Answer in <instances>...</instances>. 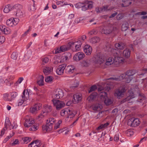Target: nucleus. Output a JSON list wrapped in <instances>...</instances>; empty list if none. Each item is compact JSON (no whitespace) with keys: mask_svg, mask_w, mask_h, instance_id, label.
Masks as SVG:
<instances>
[{"mask_svg":"<svg viewBox=\"0 0 147 147\" xmlns=\"http://www.w3.org/2000/svg\"><path fill=\"white\" fill-rule=\"evenodd\" d=\"M109 51H111L112 54L114 57V59L112 57H109L106 59L105 65H111V67H117L119 64L124 62V59L120 57L122 54V52L114 48H109Z\"/></svg>","mask_w":147,"mask_h":147,"instance_id":"obj_1","label":"nucleus"},{"mask_svg":"<svg viewBox=\"0 0 147 147\" xmlns=\"http://www.w3.org/2000/svg\"><path fill=\"white\" fill-rule=\"evenodd\" d=\"M136 73V71L134 70H129L127 71L125 73L121 75L118 78H111L107 79V82H113V80H122L123 82L126 83H129L132 79V77Z\"/></svg>","mask_w":147,"mask_h":147,"instance_id":"obj_2","label":"nucleus"},{"mask_svg":"<svg viewBox=\"0 0 147 147\" xmlns=\"http://www.w3.org/2000/svg\"><path fill=\"white\" fill-rule=\"evenodd\" d=\"M86 39V36L83 35L80 36L78 38V40L76 41L75 48L73 50L75 51H78L80 50L81 46L83 42H84Z\"/></svg>","mask_w":147,"mask_h":147,"instance_id":"obj_3","label":"nucleus"},{"mask_svg":"<svg viewBox=\"0 0 147 147\" xmlns=\"http://www.w3.org/2000/svg\"><path fill=\"white\" fill-rule=\"evenodd\" d=\"M71 56V54L70 53H66L64 54L60 58L59 57H57L56 61L54 62L55 64H57L59 63H62L65 62L67 59H69Z\"/></svg>","mask_w":147,"mask_h":147,"instance_id":"obj_4","label":"nucleus"},{"mask_svg":"<svg viewBox=\"0 0 147 147\" xmlns=\"http://www.w3.org/2000/svg\"><path fill=\"white\" fill-rule=\"evenodd\" d=\"M95 59L94 62L96 64L99 65L100 66L103 65L106 59L105 57L103 55H101L100 53H98L94 56Z\"/></svg>","mask_w":147,"mask_h":147,"instance_id":"obj_5","label":"nucleus"},{"mask_svg":"<svg viewBox=\"0 0 147 147\" xmlns=\"http://www.w3.org/2000/svg\"><path fill=\"white\" fill-rule=\"evenodd\" d=\"M125 92V88L121 86L115 90L114 94L117 98L120 99L123 97Z\"/></svg>","mask_w":147,"mask_h":147,"instance_id":"obj_6","label":"nucleus"},{"mask_svg":"<svg viewBox=\"0 0 147 147\" xmlns=\"http://www.w3.org/2000/svg\"><path fill=\"white\" fill-rule=\"evenodd\" d=\"M53 99L52 100L54 105L56 109L59 110L63 107L65 105V103L63 101L59 100H56Z\"/></svg>","mask_w":147,"mask_h":147,"instance_id":"obj_7","label":"nucleus"},{"mask_svg":"<svg viewBox=\"0 0 147 147\" xmlns=\"http://www.w3.org/2000/svg\"><path fill=\"white\" fill-rule=\"evenodd\" d=\"M140 123V120L139 119L131 118L128 121L127 124L131 127H135L139 125Z\"/></svg>","mask_w":147,"mask_h":147,"instance_id":"obj_8","label":"nucleus"},{"mask_svg":"<svg viewBox=\"0 0 147 147\" xmlns=\"http://www.w3.org/2000/svg\"><path fill=\"white\" fill-rule=\"evenodd\" d=\"M64 96V93L60 89H57L53 96V99H58L62 98Z\"/></svg>","mask_w":147,"mask_h":147,"instance_id":"obj_9","label":"nucleus"},{"mask_svg":"<svg viewBox=\"0 0 147 147\" xmlns=\"http://www.w3.org/2000/svg\"><path fill=\"white\" fill-rule=\"evenodd\" d=\"M19 22V19L17 18H10L6 21L7 25L10 27L13 26L17 24Z\"/></svg>","mask_w":147,"mask_h":147,"instance_id":"obj_10","label":"nucleus"},{"mask_svg":"<svg viewBox=\"0 0 147 147\" xmlns=\"http://www.w3.org/2000/svg\"><path fill=\"white\" fill-rule=\"evenodd\" d=\"M92 7L93 4L92 1H86L83 3L82 10L85 11L92 8Z\"/></svg>","mask_w":147,"mask_h":147,"instance_id":"obj_11","label":"nucleus"},{"mask_svg":"<svg viewBox=\"0 0 147 147\" xmlns=\"http://www.w3.org/2000/svg\"><path fill=\"white\" fill-rule=\"evenodd\" d=\"M35 123L34 119L31 117H29L26 118L24 125L25 127H29L31 126Z\"/></svg>","mask_w":147,"mask_h":147,"instance_id":"obj_12","label":"nucleus"},{"mask_svg":"<svg viewBox=\"0 0 147 147\" xmlns=\"http://www.w3.org/2000/svg\"><path fill=\"white\" fill-rule=\"evenodd\" d=\"M85 56V54L82 52H78L76 53L73 57V59L76 61H78L83 59Z\"/></svg>","mask_w":147,"mask_h":147,"instance_id":"obj_13","label":"nucleus"},{"mask_svg":"<svg viewBox=\"0 0 147 147\" xmlns=\"http://www.w3.org/2000/svg\"><path fill=\"white\" fill-rule=\"evenodd\" d=\"M41 104L37 103L35 104L34 106L30 109V112L33 113H36L41 108Z\"/></svg>","mask_w":147,"mask_h":147,"instance_id":"obj_14","label":"nucleus"},{"mask_svg":"<svg viewBox=\"0 0 147 147\" xmlns=\"http://www.w3.org/2000/svg\"><path fill=\"white\" fill-rule=\"evenodd\" d=\"M101 32L102 33L105 34H109L111 33L113 29L114 30V28L112 27H104L103 28H100Z\"/></svg>","mask_w":147,"mask_h":147,"instance_id":"obj_15","label":"nucleus"},{"mask_svg":"<svg viewBox=\"0 0 147 147\" xmlns=\"http://www.w3.org/2000/svg\"><path fill=\"white\" fill-rule=\"evenodd\" d=\"M82 99V97L81 94H76L73 95L72 102L74 104H77L80 102Z\"/></svg>","mask_w":147,"mask_h":147,"instance_id":"obj_16","label":"nucleus"},{"mask_svg":"<svg viewBox=\"0 0 147 147\" xmlns=\"http://www.w3.org/2000/svg\"><path fill=\"white\" fill-rule=\"evenodd\" d=\"M84 51L86 55H89L92 53V49L90 45H86L84 47Z\"/></svg>","mask_w":147,"mask_h":147,"instance_id":"obj_17","label":"nucleus"},{"mask_svg":"<svg viewBox=\"0 0 147 147\" xmlns=\"http://www.w3.org/2000/svg\"><path fill=\"white\" fill-rule=\"evenodd\" d=\"M66 64L64 63L59 66L56 70V72L59 75L62 74L64 72V70L66 66Z\"/></svg>","mask_w":147,"mask_h":147,"instance_id":"obj_18","label":"nucleus"},{"mask_svg":"<svg viewBox=\"0 0 147 147\" xmlns=\"http://www.w3.org/2000/svg\"><path fill=\"white\" fill-rule=\"evenodd\" d=\"M69 48L68 47L67 45L61 46L59 48H57L55 51L56 53H61L69 50Z\"/></svg>","mask_w":147,"mask_h":147,"instance_id":"obj_19","label":"nucleus"},{"mask_svg":"<svg viewBox=\"0 0 147 147\" xmlns=\"http://www.w3.org/2000/svg\"><path fill=\"white\" fill-rule=\"evenodd\" d=\"M0 29L1 32L5 34H8L11 32L10 29L8 28L4 25H0Z\"/></svg>","mask_w":147,"mask_h":147,"instance_id":"obj_20","label":"nucleus"},{"mask_svg":"<svg viewBox=\"0 0 147 147\" xmlns=\"http://www.w3.org/2000/svg\"><path fill=\"white\" fill-rule=\"evenodd\" d=\"M118 50L122 52V55L121 56H120V57H122V56H123L125 57L126 58H128L130 57V50L128 48L126 49L125 50H124L123 52L122 51H121L118 50Z\"/></svg>","mask_w":147,"mask_h":147,"instance_id":"obj_21","label":"nucleus"},{"mask_svg":"<svg viewBox=\"0 0 147 147\" xmlns=\"http://www.w3.org/2000/svg\"><path fill=\"white\" fill-rule=\"evenodd\" d=\"M5 125L6 129L11 130L14 128V126L11 124L8 118L6 119Z\"/></svg>","mask_w":147,"mask_h":147,"instance_id":"obj_22","label":"nucleus"},{"mask_svg":"<svg viewBox=\"0 0 147 147\" xmlns=\"http://www.w3.org/2000/svg\"><path fill=\"white\" fill-rule=\"evenodd\" d=\"M22 6L20 4H17L12 7V8L15 9L16 10L17 13L16 15L17 16L21 15L22 12L21 10L22 9Z\"/></svg>","mask_w":147,"mask_h":147,"instance_id":"obj_23","label":"nucleus"},{"mask_svg":"<svg viewBox=\"0 0 147 147\" xmlns=\"http://www.w3.org/2000/svg\"><path fill=\"white\" fill-rule=\"evenodd\" d=\"M53 125L47 124L46 123V125L45 126H42V128L44 130H45L46 132H49L52 131L53 130Z\"/></svg>","mask_w":147,"mask_h":147,"instance_id":"obj_24","label":"nucleus"},{"mask_svg":"<svg viewBox=\"0 0 147 147\" xmlns=\"http://www.w3.org/2000/svg\"><path fill=\"white\" fill-rule=\"evenodd\" d=\"M75 67L74 66L69 65L65 69L66 73L69 74H71L74 72Z\"/></svg>","mask_w":147,"mask_h":147,"instance_id":"obj_25","label":"nucleus"},{"mask_svg":"<svg viewBox=\"0 0 147 147\" xmlns=\"http://www.w3.org/2000/svg\"><path fill=\"white\" fill-rule=\"evenodd\" d=\"M22 98L26 102L29 100V95L27 90H24L22 96Z\"/></svg>","mask_w":147,"mask_h":147,"instance_id":"obj_26","label":"nucleus"},{"mask_svg":"<svg viewBox=\"0 0 147 147\" xmlns=\"http://www.w3.org/2000/svg\"><path fill=\"white\" fill-rule=\"evenodd\" d=\"M100 39L99 37H95L90 38L89 41L92 44H95L99 42Z\"/></svg>","mask_w":147,"mask_h":147,"instance_id":"obj_27","label":"nucleus"},{"mask_svg":"<svg viewBox=\"0 0 147 147\" xmlns=\"http://www.w3.org/2000/svg\"><path fill=\"white\" fill-rule=\"evenodd\" d=\"M75 42H74L71 40L70 41L68 42V44H67V45L68 47L69 48H68L69 50L70 49H72V50L74 51H74L73 50L75 48Z\"/></svg>","mask_w":147,"mask_h":147,"instance_id":"obj_28","label":"nucleus"},{"mask_svg":"<svg viewBox=\"0 0 147 147\" xmlns=\"http://www.w3.org/2000/svg\"><path fill=\"white\" fill-rule=\"evenodd\" d=\"M109 125V123H107L104 124H101L96 128V130L99 131L100 130L104 129L105 128L107 127Z\"/></svg>","mask_w":147,"mask_h":147,"instance_id":"obj_29","label":"nucleus"},{"mask_svg":"<svg viewBox=\"0 0 147 147\" xmlns=\"http://www.w3.org/2000/svg\"><path fill=\"white\" fill-rule=\"evenodd\" d=\"M97 95V93L96 92H94L88 97V99L90 101L94 100L96 99Z\"/></svg>","mask_w":147,"mask_h":147,"instance_id":"obj_30","label":"nucleus"},{"mask_svg":"<svg viewBox=\"0 0 147 147\" xmlns=\"http://www.w3.org/2000/svg\"><path fill=\"white\" fill-rule=\"evenodd\" d=\"M116 48L117 49V50L123 49L125 48L124 44L123 43H117L115 45Z\"/></svg>","mask_w":147,"mask_h":147,"instance_id":"obj_31","label":"nucleus"},{"mask_svg":"<svg viewBox=\"0 0 147 147\" xmlns=\"http://www.w3.org/2000/svg\"><path fill=\"white\" fill-rule=\"evenodd\" d=\"M40 145L36 140L31 142L28 145V147H39Z\"/></svg>","mask_w":147,"mask_h":147,"instance_id":"obj_32","label":"nucleus"},{"mask_svg":"<svg viewBox=\"0 0 147 147\" xmlns=\"http://www.w3.org/2000/svg\"><path fill=\"white\" fill-rule=\"evenodd\" d=\"M53 69V68L52 67H46L43 70V72L45 74L47 75L51 72Z\"/></svg>","mask_w":147,"mask_h":147,"instance_id":"obj_33","label":"nucleus"},{"mask_svg":"<svg viewBox=\"0 0 147 147\" xmlns=\"http://www.w3.org/2000/svg\"><path fill=\"white\" fill-rule=\"evenodd\" d=\"M56 121V120L53 117H50L47 119L46 123L53 126Z\"/></svg>","mask_w":147,"mask_h":147,"instance_id":"obj_34","label":"nucleus"},{"mask_svg":"<svg viewBox=\"0 0 147 147\" xmlns=\"http://www.w3.org/2000/svg\"><path fill=\"white\" fill-rule=\"evenodd\" d=\"M69 109H65L62 110L60 112L61 115L63 117L66 116L67 117L68 114Z\"/></svg>","mask_w":147,"mask_h":147,"instance_id":"obj_35","label":"nucleus"},{"mask_svg":"<svg viewBox=\"0 0 147 147\" xmlns=\"http://www.w3.org/2000/svg\"><path fill=\"white\" fill-rule=\"evenodd\" d=\"M68 114L67 117L70 118H72L76 114L75 112H74L72 109H69V111H68Z\"/></svg>","mask_w":147,"mask_h":147,"instance_id":"obj_36","label":"nucleus"},{"mask_svg":"<svg viewBox=\"0 0 147 147\" xmlns=\"http://www.w3.org/2000/svg\"><path fill=\"white\" fill-rule=\"evenodd\" d=\"M107 94L105 92H102L99 93L98 95V96L102 100H104L105 98V99L107 98Z\"/></svg>","mask_w":147,"mask_h":147,"instance_id":"obj_37","label":"nucleus"},{"mask_svg":"<svg viewBox=\"0 0 147 147\" xmlns=\"http://www.w3.org/2000/svg\"><path fill=\"white\" fill-rule=\"evenodd\" d=\"M12 8L10 4L6 5L3 9V12L5 13H8L11 11Z\"/></svg>","mask_w":147,"mask_h":147,"instance_id":"obj_38","label":"nucleus"},{"mask_svg":"<svg viewBox=\"0 0 147 147\" xmlns=\"http://www.w3.org/2000/svg\"><path fill=\"white\" fill-rule=\"evenodd\" d=\"M93 109L95 111H100L102 108V106L99 104H96L92 106Z\"/></svg>","mask_w":147,"mask_h":147,"instance_id":"obj_39","label":"nucleus"},{"mask_svg":"<svg viewBox=\"0 0 147 147\" xmlns=\"http://www.w3.org/2000/svg\"><path fill=\"white\" fill-rule=\"evenodd\" d=\"M44 77L42 75H40L39 77V80L37 82V83L39 86H42L44 85Z\"/></svg>","mask_w":147,"mask_h":147,"instance_id":"obj_40","label":"nucleus"},{"mask_svg":"<svg viewBox=\"0 0 147 147\" xmlns=\"http://www.w3.org/2000/svg\"><path fill=\"white\" fill-rule=\"evenodd\" d=\"M129 24L128 23L126 22L123 23L122 26V30L123 31H125L128 28Z\"/></svg>","mask_w":147,"mask_h":147,"instance_id":"obj_41","label":"nucleus"},{"mask_svg":"<svg viewBox=\"0 0 147 147\" xmlns=\"http://www.w3.org/2000/svg\"><path fill=\"white\" fill-rule=\"evenodd\" d=\"M3 99L6 101H11L10 97L9 96V94L7 93H6L3 94Z\"/></svg>","mask_w":147,"mask_h":147,"instance_id":"obj_42","label":"nucleus"},{"mask_svg":"<svg viewBox=\"0 0 147 147\" xmlns=\"http://www.w3.org/2000/svg\"><path fill=\"white\" fill-rule=\"evenodd\" d=\"M113 100L107 97L105 98L104 100V103L106 105H110L113 103Z\"/></svg>","mask_w":147,"mask_h":147,"instance_id":"obj_43","label":"nucleus"},{"mask_svg":"<svg viewBox=\"0 0 147 147\" xmlns=\"http://www.w3.org/2000/svg\"><path fill=\"white\" fill-rule=\"evenodd\" d=\"M39 125L38 124H35L32 126L29 129L30 131H35L37 130L39 128Z\"/></svg>","mask_w":147,"mask_h":147,"instance_id":"obj_44","label":"nucleus"},{"mask_svg":"<svg viewBox=\"0 0 147 147\" xmlns=\"http://www.w3.org/2000/svg\"><path fill=\"white\" fill-rule=\"evenodd\" d=\"M44 108L45 109V111L47 114V113L50 112L51 110V107L50 106L45 105L44 106Z\"/></svg>","mask_w":147,"mask_h":147,"instance_id":"obj_45","label":"nucleus"},{"mask_svg":"<svg viewBox=\"0 0 147 147\" xmlns=\"http://www.w3.org/2000/svg\"><path fill=\"white\" fill-rule=\"evenodd\" d=\"M56 4L57 5H60L61 6L68 5L67 2H65L63 0L57 1L56 2Z\"/></svg>","mask_w":147,"mask_h":147,"instance_id":"obj_46","label":"nucleus"},{"mask_svg":"<svg viewBox=\"0 0 147 147\" xmlns=\"http://www.w3.org/2000/svg\"><path fill=\"white\" fill-rule=\"evenodd\" d=\"M31 139V138L30 137H25L22 139L23 143L25 144H27L30 141Z\"/></svg>","mask_w":147,"mask_h":147,"instance_id":"obj_47","label":"nucleus"},{"mask_svg":"<svg viewBox=\"0 0 147 147\" xmlns=\"http://www.w3.org/2000/svg\"><path fill=\"white\" fill-rule=\"evenodd\" d=\"M17 93L16 92H12L11 93L10 99H11V101L13 100L17 96Z\"/></svg>","mask_w":147,"mask_h":147,"instance_id":"obj_48","label":"nucleus"},{"mask_svg":"<svg viewBox=\"0 0 147 147\" xmlns=\"http://www.w3.org/2000/svg\"><path fill=\"white\" fill-rule=\"evenodd\" d=\"M14 134V132L12 131V133L10 134V136H8L7 137H6L3 140V142L4 143H5L6 142H7L8 140L10 139L12 137Z\"/></svg>","mask_w":147,"mask_h":147,"instance_id":"obj_49","label":"nucleus"},{"mask_svg":"<svg viewBox=\"0 0 147 147\" xmlns=\"http://www.w3.org/2000/svg\"><path fill=\"white\" fill-rule=\"evenodd\" d=\"M145 99V97L143 94H139L138 99L137 100L138 101L141 102L142 100H143Z\"/></svg>","mask_w":147,"mask_h":147,"instance_id":"obj_50","label":"nucleus"},{"mask_svg":"<svg viewBox=\"0 0 147 147\" xmlns=\"http://www.w3.org/2000/svg\"><path fill=\"white\" fill-rule=\"evenodd\" d=\"M62 123V121L60 120L58 121L57 123L55 124L54 127V129H56L59 127V126Z\"/></svg>","mask_w":147,"mask_h":147,"instance_id":"obj_51","label":"nucleus"},{"mask_svg":"<svg viewBox=\"0 0 147 147\" xmlns=\"http://www.w3.org/2000/svg\"><path fill=\"white\" fill-rule=\"evenodd\" d=\"M53 79L52 77L49 76L45 78V81L46 82L50 83L53 81Z\"/></svg>","mask_w":147,"mask_h":147,"instance_id":"obj_52","label":"nucleus"},{"mask_svg":"<svg viewBox=\"0 0 147 147\" xmlns=\"http://www.w3.org/2000/svg\"><path fill=\"white\" fill-rule=\"evenodd\" d=\"M27 102L26 101H24V100L22 98L18 100V106L21 105L23 103L24 104H26Z\"/></svg>","mask_w":147,"mask_h":147,"instance_id":"obj_53","label":"nucleus"},{"mask_svg":"<svg viewBox=\"0 0 147 147\" xmlns=\"http://www.w3.org/2000/svg\"><path fill=\"white\" fill-rule=\"evenodd\" d=\"M97 88V86L96 85H93L91 87L90 90L89 91V92L90 93L93 91H94Z\"/></svg>","mask_w":147,"mask_h":147,"instance_id":"obj_54","label":"nucleus"},{"mask_svg":"<svg viewBox=\"0 0 147 147\" xmlns=\"http://www.w3.org/2000/svg\"><path fill=\"white\" fill-rule=\"evenodd\" d=\"M23 80L24 78L23 77L20 78L16 82L15 84V85L17 86L18 84H20Z\"/></svg>","mask_w":147,"mask_h":147,"instance_id":"obj_55","label":"nucleus"},{"mask_svg":"<svg viewBox=\"0 0 147 147\" xmlns=\"http://www.w3.org/2000/svg\"><path fill=\"white\" fill-rule=\"evenodd\" d=\"M34 2L33 5H31L29 7L31 11H34L35 10L36 8L34 6L35 5V1L34 0H32Z\"/></svg>","mask_w":147,"mask_h":147,"instance_id":"obj_56","label":"nucleus"},{"mask_svg":"<svg viewBox=\"0 0 147 147\" xmlns=\"http://www.w3.org/2000/svg\"><path fill=\"white\" fill-rule=\"evenodd\" d=\"M45 111H43L40 114L38 115V118H43L45 116L47 115Z\"/></svg>","mask_w":147,"mask_h":147,"instance_id":"obj_57","label":"nucleus"},{"mask_svg":"<svg viewBox=\"0 0 147 147\" xmlns=\"http://www.w3.org/2000/svg\"><path fill=\"white\" fill-rule=\"evenodd\" d=\"M17 57V54L16 52H13L11 55V58L13 59H16Z\"/></svg>","mask_w":147,"mask_h":147,"instance_id":"obj_58","label":"nucleus"},{"mask_svg":"<svg viewBox=\"0 0 147 147\" xmlns=\"http://www.w3.org/2000/svg\"><path fill=\"white\" fill-rule=\"evenodd\" d=\"M128 92L129 93V96L130 97V98H132L135 97L134 94V93L133 91L132 90V89L129 90Z\"/></svg>","mask_w":147,"mask_h":147,"instance_id":"obj_59","label":"nucleus"},{"mask_svg":"<svg viewBox=\"0 0 147 147\" xmlns=\"http://www.w3.org/2000/svg\"><path fill=\"white\" fill-rule=\"evenodd\" d=\"M83 3H76L75 5V7L78 8L82 7V8Z\"/></svg>","mask_w":147,"mask_h":147,"instance_id":"obj_60","label":"nucleus"},{"mask_svg":"<svg viewBox=\"0 0 147 147\" xmlns=\"http://www.w3.org/2000/svg\"><path fill=\"white\" fill-rule=\"evenodd\" d=\"M123 17V14L122 13L119 14L116 17L117 19L119 20L122 18Z\"/></svg>","mask_w":147,"mask_h":147,"instance_id":"obj_61","label":"nucleus"},{"mask_svg":"<svg viewBox=\"0 0 147 147\" xmlns=\"http://www.w3.org/2000/svg\"><path fill=\"white\" fill-rule=\"evenodd\" d=\"M5 38L3 36H0V44L3 43L5 41Z\"/></svg>","mask_w":147,"mask_h":147,"instance_id":"obj_62","label":"nucleus"},{"mask_svg":"<svg viewBox=\"0 0 147 147\" xmlns=\"http://www.w3.org/2000/svg\"><path fill=\"white\" fill-rule=\"evenodd\" d=\"M103 7H97L96 9V11L97 13H99L102 11Z\"/></svg>","mask_w":147,"mask_h":147,"instance_id":"obj_63","label":"nucleus"},{"mask_svg":"<svg viewBox=\"0 0 147 147\" xmlns=\"http://www.w3.org/2000/svg\"><path fill=\"white\" fill-rule=\"evenodd\" d=\"M103 7H97L96 9V11L97 13H99L102 11Z\"/></svg>","mask_w":147,"mask_h":147,"instance_id":"obj_64","label":"nucleus"}]
</instances>
